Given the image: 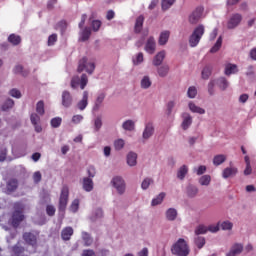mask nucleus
<instances>
[{"instance_id": "nucleus-7", "label": "nucleus", "mask_w": 256, "mask_h": 256, "mask_svg": "<svg viewBox=\"0 0 256 256\" xmlns=\"http://www.w3.org/2000/svg\"><path fill=\"white\" fill-rule=\"evenodd\" d=\"M205 8L203 6H198L196 9L189 15L188 21L191 25H197L199 19H201Z\"/></svg>"}, {"instance_id": "nucleus-9", "label": "nucleus", "mask_w": 256, "mask_h": 256, "mask_svg": "<svg viewBox=\"0 0 256 256\" xmlns=\"http://www.w3.org/2000/svg\"><path fill=\"white\" fill-rule=\"evenodd\" d=\"M112 185L118 191L119 195L125 193V180L123 178L116 176L112 179Z\"/></svg>"}, {"instance_id": "nucleus-37", "label": "nucleus", "mask_w": 256, "mask_h": 256, "mask_svg": "<svg viewBox=\"0 0 256 256\" xmlns=\"http://www.w3.org/2000/svg\"><path fill=\"white\" fill-rule=\"evenodd\" d=\"M199 183L202 186L209 187V185L211 184V175H203L202 177L199 178Z\"/></svg>"}, {"instance_id": "nucleus-19", "label": "nucleus", "mask_w": 256, "mask_h": 256, "mask_svg": "<svg viewBox=\"0 0 256 256\" xmlns=\"http://www.w3.org/2000/svg\"><path fill=\"white\" fill-rule=\"evenodd\" d=\"M193 124V118L189 114H184L183 115V121L181 124V127L184 131H187L189 127Z\"/></svg>"}, {"instance_id": "nucleus-63", "label": "nucleus", "mask_w": 256, "mask_h": 256, "mask_svg": "<svg viewBox=\"0 0 256 256\" xmlns=\"http://www.w3.org/2000/svg\"><path fill=\"white\" fill-rule=\"evenodd\" d=\"M92 29L93 31H98L99 29H101V21L99 20L92 21Z\"/></svg>"}, {"instance_id": "nucleus-29", "label": "nucleus", "mask_w": 256, "mask_h": 256, "mask_svg": "<svg viewBox=\"0 0 256 256\" xmlns=\"http://www.w3.org/2000/svg\"><path fill=\"white\" fill-rule=\"evenodd\" d=\"M188 107L192 113H198L199 115H205V109L196 106L195 103L189 102Z\"/></svg>"}, {"instance_id": "nucleus-54", "label": "nucleus", "mask_w": 256, "mask_h": 256, "mask_svg": "<svg viewBox=\"0 0 256 256\" xmlns=\"http://www.w3.org/2000/svg\"><path fill=\"white\" fill-rule=\"evenodd\" d=\"M134 65H141L143 63V52H139L135 58H133Z\"/></svg>"}, {"instance_id": "nucleus-61", "label": "nucleus", "mask_w": 256, "mask_h": 256, "mask_svg": "<svg viewBox=\"0 0 256 256\" xmlns=\"http://www.w3.org/2000/svg\"><path fill=\"white\" fill-rule=\"evenodd\" d=\"M9 94L11 95V97L21 99V91H19L18 89L13 88L12 90H10Z\"/></svg>"}, {"instance_id": "nucleus-35", "label": "nucleus", "mask_w": 256, "mask_h": 256, "mask_svg": "<svg viewBox=\"0 0 256 256\" xmlns=\"http://www.w3.org/2000/svg\"><path fill=\"white\" fill-rule=\"evenodd\" d=\"M165 196V192H162L158 196H156V198L152 199V207H156V205H161L163 203V199H165Z\"/></svg>"}, {"instance_id": "nucleus-59", "label": "nucleus", "mask_w": 256, "mask_h": 256, "mask_svg": "<svg viewBox=\"0 0 256 256\" xmlns=\"http://www.w3.org/2000/svg\"><path fill=\"white\" fill-rule=\"evenodd\" d=\"M55 206L53 205H47L46 206V213L49 217H53L55 215Z\"/></svg>"}, {"instance_id": "nucleus-43", "label": "nucleus", "mask_w": 256, "mask_h": 256, "mask_svg": "<svg viewBox=\"0 0 256 256\" xmlns=\"http://www.w3.org/2000/svg\"><path fill=\"white\" fill-rule=\"evenodd\" d=\"M61 123H63V119H61V117L52 118L50 121V125L51 127H53V129H57L58 127H61Z\"/></svg>"}, {"instance_id": "nucleus-39", "label": "nucleus", "mask_w": 256, "mask_h": 256, "mask_svg": "<svg viewBox=\"0 0 256 256\" xmlns=\"http://www.w3.org/2000/svg\"><path fill=\"white\" fill-rule=\"evenodd\" d=\"M221 45H223V37H219L214 44V46L210 49V53H217L221 49Z\"/></svg>"}, {"instance_id": "nucleus-15", "label": "nucleus", "mask_w": 256, "mask_h": 256, "mask_svg": "<svg viewBox=\"0 0 256 256\" xmlns=\"http://www.w3.org/2000/svg\"><path fill=\"white\" fill-rule=\"evenodd\" d=\"M144 49L146 53H149V55H153V53H155L156 43L153 36L148 38Z\"/></svg>"}, {"instance_id": "nucleus-40", "label": "nucleus", "mask_w": 256, "mask_h": 256, "mask_svg": "<svg viewBox=\"0 0 256 256\" xmlns=\"http://www.w3.org/2000/svg\"><path fill=\"white\" fill-rule=\"evenodd\" d=\"M175 3V0H162L161 7L162 11H167V9H171Z\"/></svg>"}, {"instance_id": "nucleus-60", "label": "nucleus", "mask_w": 256, "mask_h": 256, "mask_svg": "<svg viewBox=\"0 0 256 256\" xmlns=\"http://www.w3.org/2000/svg\"><path fill=\"white\" fill-rule=\"evenodd\" d=\"M208 93H209V95H215V80H212L209 82Z\"/></svg>"}, {"instance_id": "nucleus-50", "label": "nucleus", "mask_w": 256, "mask_h": 256, "mask_svg": "<svg viewBox=\"0 0 256 256\" xmlns=\"http://www.w3.org/2000/svg\"><path fill=\"white\" fill-rule=\"evenodd\" d=\"M220 227L223 231H231V229H233V223L230 221H224L220 224Z\"/></svg>"}, {"instance_id": "nucleus-27", "label": "nucleus", "mask_w": 256, "mask_h": 256, "mask_svg": "<svg viewBox=\"0 0 256 256\" xmlns=\"http://www.w3.org/2000/svg\"><path fill=\"white\" fill-rule=\"evenodd\" d=\"M170 35H171V32L167 30L161 32L158 40L159 45H167V41H169Z\"/></svg>"}, {"instance_id": "nucleus-33", "label": "nucleus", "mask_w": 256, "mask_h": 256, "mask_svg": "<svg viewBox=\"0 0 256 256\" xmlns=\"http://www.w3.org/2000/svg\"><path fill=\"white\" fill-rule=\"evenodd\" d=\"M166 218L168 221H175L177 219V210L175 208H169L166 211Z\"/></svg>"}, {"instance_id": "nucleus-44", "label": "nucleus", "mask_w": 256, "mask_h": 256, "mask_svg": "<svg viewBox=\"0 0 256 256\" xmlns=\"http://www.w3.org/2000/svg\"><path fill=\"white\" fill-rule=\"evenodd\" d=\"M13 105H15V101H13V99H7L2 105V111H9V109H12Z\"/></svg>"}, {"instance_id": "nucleus-8", "label": "nucleus", "mask_w": 256, "mask_h": 256, "mask_svg": "<svg viewBox=\"0 0 256 256\" xmlns=\"http://www.w3.org/2000/svg\"><path fill=\"white\" fill-rule=\"evenodd\" d=\"M241 21H243V15L240 13L232 14L227 22V29H236L241 25Z\"/></svg>"}, {"instance_id": "nucleus-14", "label": "nucleus", "mask_w": 256, "mask_h": 256, "mask_svg": "<svg viewBox=\"0 0 256 256\" xmlns=\"http://www.w3.org/2000/svg\"><path fill=\"white\" fill-rule=\"evenodd\" d=\"M73 104V97L71 96V92L65 90L62 92V105L63 107H71Z\"/></svg>"}, {"instance_id": "nucleus-11", "label": "nucleus", "mask_w": 256, "mask_h": 256, "mask_svg": "<svg viewBox=\"0 0 256 256\" xmlns=\"http://www.w3.org/2000/svg\"><path fill=\"white\" fill-rule=\"evenodd\" d=\"M19 189V180L17 178H9L6 181V192L8 194L15 193Z\"/></svg>"}, {"instance_id": "nucleus-41", "label": "nucleus", "mask_w": 256, "mask_h": 256, "mask_svg": "<svg viewBox=\"0 0 256 256\" xmlns=\"http://www.w3.org/2000/svg\"><path fill=\"white\" fill-rule=\"evenodd\" d=\"M36 113H38V115H45V102H43V100H40L36 104Z\"/></svg>"}, {"instance_id": "nucleus-62", "label": "nucleus", "mask_w": 256, "mask_h": 256, "mask_svg": "<svg viewBox=\"0 0 256 256\" xmlns=\"http://www.w3.org/2000/svg\"><path fill=\"white\" fill-rule=\"evenodd\" d=\"M57 43V34H52L48 37V45L51 47V45H55Z\"/></svg>"}, {"instance_id": "nucleus-52", "label": "nucleus", "mask_w": 256, "mask_h": 256, "mask_svg": "<svg viewBox=\"0 0 256 256\" xmlns=\"http://www.w3.org/2000/svg\"><path fill=\"white\" fill-rule=\"evenodd\" d=\"M187 193L189 197H195L199 193V189L195 186H189L187 188Z\"/></svg>"}, {"instance_id": "nucleus-24", "label": "nucleus", "mask_w": 256, "mask_h": 256, "mask_svg": "<svg viewBox=\"0 0 256 256\" xmlns=\"http://www.w3.org/2000/svg\"><path fill=\"white\" fill-rule=\"evenodd\" d=\"M145 22V17L143 15H140L136 19L134 31L135 33H139L143 30V23Z\"/></svg>"}, {"instance_id": "nucleus-53", "label": "nucleus", "mask_w": 256, "mask_h": 256, "mask_svg": "<svg viewBox=\"0 0 256 256\" xmlns=\"http://www.w3.org/2000/svg\"><path fill=\"white\" fill-rule=\"evenodd\" d=\"M114 147L116 151H121L125 147V141L123 139H118L114 142Z\"/></svg>"}, {"instance_id": "nucleus-45", "label": "nucleus", "mask_w": 256, "mask_h": 256, "mask_svg": "<svg viewBox=\"0 0 256 256\" xmlns=\"http://www.w3.org/2000/svg\"><path fill=\"white\" fill-rule=\"evenodd\" d=\"M141 87L142 89H149L151 87V79L149 76H144L141 80Z\"/></svg>"}, {"instance_id": "nucleus-38", "label": "nucleus", "mask_w": 256, "mask_h": 256, "mask_svg": "<svg viewBox=\"0 0 256 256\" xmlns=\"http://www.w3.org/2000/svg\"><path fill=\"white\" fill-rule=\"evenodd\" d=\"M122 127L125 131H134L135 122H133V120H127L122 124Z\"/></svg>"}, {"instance_id": "nucleus-4", "label": "nucleus", "mask_w": 256, "mask_h": 256, "mask_svg": "<svg viewBox=\"0 0 256 256\" xmlns=\"http://www.w3.org/2000/svg\"><path fill=\"white\" fill-rule=\"evenodd\" d=\"M68 203H69V186L64 185L61 189V193L59 197L58 211L60 213H65Z\"/></svg>"}, {"instance_id": "nucleus-31", "label": "nucleus", "mask_w": 256, "mask_h": 256, "mask_svg": "<svg viewBox=\"0 0 256 256\" xmlns=\"http://www.w3.org/2000/svg\"><path fill=\"white\" fill-rule=\"evenodd\" d=\"M8 43H11V45H14L15 47L17 45L21 44V36L17 35V34H10L8 36Z\"/></svg>"}, {"instance_id": "nucleus-20", "label": "nucleus", "mask_w": 256, "mask_h": 256, "mask_svg": "<svg viewBox=\"0 0 256 256\" xmlns=\"http://www.w3.org/2000/svg\"><path fill=\"white\" fill-rule=\"evenodd\" d=\"M153 133H155V128L153 127V123L149 122L145 126L143 139H149V137L153 136Z\"/></svg>"}, {"instance_id": "nucleus-64", "label": "nucleus", "mask_w": 256, "mask_h": 256, "mask_svg": "<svg viewBox=\"0 0 256 256\" xmlns=\"http://www.w3.org/2000/svg\"><path fill=\"white\" fill-rule=\"evenodd\" d=\"M81 256H96L95 251L91 249L83 250Z\"/></svg>"}, {"instance_id": "nucleus-55", "label": "nucleus", "mask_w": 256, "mask_h": 256, "mask_svg": "<svg viewBox=\"0 0 256 256\" xmlns=\"http://www.w3.org/2000/svg\"><path fill=\"white\" fill-rule=\"evenodd\" d=\"M195 245L198 247V249H203V247L205 246V238L197 237L195 239Z\"/></svg>"}, {"instance_id": "nucleus-6", "label": "nucleus", "mask_w": 256, "mask_h": 256, "mask_svg": "<svg viewBox=\"0 0 256 256\" xmlns=\"http://www.w3.org/2000/svg\"><path fill=\"white\" fill-rule=\"evenodd\" d=\"M89 83V78L87 77V74H82L81 78L79 76H73L71 80V88L77 89L80 85V89H85L87 87V84Z\"/></svg>"}, {"instance_id": "nucleus-25", "label": "nucleus", "mask_w": 256, "mask_h": 256, "mask_svg": "<svg viewBox=\"0 0 256 256\" xmlns=\"http://www.w3.org/2000/svg\"><path fill=\"white\" fill-rule=\"evenodd\" d=\"M127 164L129 165V167H135V165H137V153L135 152L128 153Z\"/></svg>"}, {"instance_id": "nucleus-36", "label": "nucleus", "mask_w": 256, "mask_h": 256, "mask_svg": "<svg viewBox=\"0 0 256 256\" xmlns=\"http://www.w3.org/2000/svg\"><path fill=\"white\" fill-rule=\"evenodd\" d=\"M216 83L222 91H225V89L229 87V82L225 79V77L217 79Z\"/></svg>"}, {"instance_id": "nucleus-48", "label": "nucleus", "mask_w": 256, "mask_h": 256, "mask_svg": "<svg viewBox=\"0 0 256 256\" xmlns=\"http://www.w3.org/2000/svg\"><path fill=\"white\" fill-rule=\"evenodd\" d=\"M212 69L213 68L211 66L204 67L203 70H202V78L209 79V77H211Z\"/></svg>"}, {"instance_id": "nucleus-47", "label": "nucleus", "mask_w": 256, "mask_h": 256, "mask_svg": "<svg viewBox=\"0 0 256 256\" xmlns=\"http://www.w3.org/2000/svg\"><path fill=\"white\" fill-rule=\"evenodd\" d=\"M187 96L189 99H195L197 97V88L195 86H191L188 88Z\"/></svg>"}, {"instance_id": "nucleus-2", "label": "nucleus", "mask_w": 256, "mask_h": 256, "mask_svg": "<svg viewBox=\"0 0 256 256\" xmlns=\"http://www.w3.org/2000/svg\"><path fill=\"white\" fill-rule=\"evenodd\" d=\"M171 252L176 256H187L189 255V245L183 238H179L176 243L172 245Z\"/></svg>"}, {"instance_id": "nucleus-5", "label": "nucleus", "mask_w": 256, "mask_h": 256, "mask_svg": "<svg viewBox=\"0 0 256 256\" xmlns=\"http://www.w3.org/2000/svg\"><path fill=\"white\" fill-rule=\"evenodd\" d=\"M205 35V26L199 25L196 27L189 38L190 47H197L199 45V41H201V37Z\"/></svg>"}, {"instance_id": "nucleus-30", "label": "nucleus", "mask_w": 256, "mask_h": 256, "mask_svg": "<svg viewBox=\"0 0 256 256\" xmlns=\"http://www.w3.org/2000/svg\"><path fill=\"white\" fill-rule=\"evenodd\" d=\"M225 161H227V156H225L223 154H219V155L214 156L213 165H215V167H219V165H223V163H225Z\"/></svg>"}, {"instance_id": "nucleus-23", "label": "nucleus", "mask_w": 256, "mask_h": 256, "mask_svg": "<svg viewBox=\"0 0 256 256\" xmlns=\"http://www.w3.org/2000/svg\"><path fill=\"white\" fill-rule=\"evenodd\" d=\"M165 60V51H160L156 54V56L153 59V65L155 67H159L161 63Z\"/></svg>"}, {"instance_id": "nucleus-22", "label": "nucleus", "mask_w": 256, "mask_h": 256, "mask_svg": "<svg viewBox=\"0 0 256 256\" xmlns=\"http://www.w3.org/2000/svg\"><path fill=\"white\" fill-rule=\"evenodd\" d=\"M82 187L84 191L90 193V191L93 189V179L89 177L83 178Z\"/></svg>"}, {"instance_id": "nucleus-26", "label": "nucleus", "mask_w": 256, "mask_h": 256, "mask_svg": "<svg viewBox=\"0 0 256 256\" xmlns=\"http://www.w3.org/2000/svg\"><path fill=\"white\" fill-rule=\"evenodd\" d=\"M82 241H84L85 247H91L93 245V237H91L89 232H82Z\"/></svg>"}, {"instance_id": "nucleus-57", "label": "nucleus", "mask_w": 256, "mask_h": 256, "mask_svg": "<svg viewBox=\"0 0 256 256\" xmlns=\"http://www.w3.org/2000/svg\"><path fill=\"white\" fill-rule=\"evenodd\" d=\"M153 182V179L151 178H145L143 181H142V184H141V188L142 189H149V185H151V183Z\"/></svg>"}, {"instance_id": "nucleus-34", "label": "nucleus", "mask_w": 256, "mask_h": 256, "mask_svg": "<svg viewBox=\"0 0 256 256\" xmlns=\"http://www.w3.org/2000/svg\"><path fill=\"white\" fill-rule=\"evenodd\" d=\"M187 173H189V168L187 167V165H183L182 167L179 168V170L177 172L178 179L183 181V179H185V175H187Z\"/></svg>"}, {"instance_id": "nucleus-12", "label": "nucleus", "mask_w": 256, "mask_h": 256, "mask_svg": "<svg viewBox=\"0 0 256 256\" xmlns=\"http://www.w3.org/2000/svg\"><path fill=\"white\" fill-rule=\"evenodd\" d=\"M30 121L32 125H34L36 133H41V131H43V128L41 127V125H39V123H41V117H39L37 113L31 114Z\"/></svg>"}, {"instance_id": "nucleus-3", "label": "nucleus", "mask_w": 256, "mask_h": 256, "mask_svg": "<svg viewBox=\"0 0 256 256\" xmlns=\"http://www.w3.org/2000/svg\"><path fill=\"white\" fill-rule=\"evenodd\" d=\"M83 71H86L89 75H93V71H95V62L89 60L87 57H83L78 62V73H83Z\"/></svg>"}, {"instance_id": "nucleus-1", "label": "nucleus", "mask_w": 256, "mask_h": 256, "mask_svg": "<svg viewBox=\"0 0 256 256\" xmlns=\"http://www.w3.org/2000/svg\"><path fill=\"white\" fill-rule=\"evenodd\" d=\"M25 211V205L21 202H16L14 204V211L11 216V225L14 227V229H17L23 221H25V214L23 212Z\"/></svg>"}, {"instance_id": "nucleus-16", "label": "nucleus", "mask_w": 256, "mask_h": 256, "mask_svg": "<svg viewBox=\"0 0 256 256\" xmlns=\"http://www.w3.org/2000/svg\"><path fill=\"white\" fill-rule=\"evenodd\" d=\"M89 105V92L84 91L82 99L78 102L77 107L80 111H85Z\"/></svg>"}, {"instance_id": "nucleus-32", "label": "nucleus", "mask_w": 256, "mask_h": 256, "mask_svg": "<svg viewBox=\"0 0 256 256\" xmlns=\"http://www.w3.org/2000/svg\"><path fill=\"white\" fill-rule=\"evenodd\" d=\"M239 71V69H237V65L235 64H227L225 67V75L229 76V75H235V73H237Z\"/></svg>"}, {"instance_id": "nucleus-42", "label": "nucleus", "mask_w": 256, "mask_h": 256, "mask_svg": "<svg viewBox=\"0 0 256 256\" xmlns=\"http://www.w3.org/2000/svg\"><path fill=\"white\" fill-rule=\"evenodd\" d=\"M169 74V66L163 65L158 68V75L159 77H167Z\"/></svg>"}, {"instance_id": "nucleus-21", "label": "nucleus", "mask_w": 256, "mask_h": 256, "mask_svg": "<svg viewBox=\"0 0 256 256\" xmlns=\"http://www.w3.org/2000/svg\"><path fill=\"white\" fill-rule=\"evenodd\" d=\"M237 175V168L235 167H227L222 172L223 179H229V177H234Z\"/></svg>"}, {"instance_id": "nucleus-56", "label": "nucleus", "mask_w": 256, "mask_h": 256, "mask_svg": "<svg viewBox=\"0 0 256 256\" xmlns=\"http://www.w3.org/2000/svg\"><path fill=\"white\" fill-rule=\"evenodd\" d=\"M207 172V166L205 165H201L198 168H194V173H196V175H204V173Z\"/></svg>"}, {"instance_id": "nucleus-17", "label": "nucleus", "mask_w": 256, "mask_h": 256, "mask_svg": "<svg viewBox=\"0 0 256 256\" xmlns=\"http://www.w3.org/2000/svg\"><path fill=\"white\" fill-rule=\"evenodd\" d=\"M243 253V244L241 243H235L230 251L226 254V256H236V255H241Z\"/></svg>"}, {"instance_id": "nucleus-28", "label": "nucleus", "mask_w": 256, "mask_h": 256, "mask_svg": "<svg viewBox=\"0 0 256 256\" xmlns=\"http://www.w3.org/2000/svg\"><path fill=\"white\" fill-rule=\"evenodd\" d=\"M103 101H105V93H100L96 98V101L93 107L94 111H99V109H101V105H103Z\"/></svg>"}, {"instance_id": "nucleus-51", "label": "nucleus", "mask_w": 256, "mask_h": 256, "mask_svg": "<svg viewBox=\"0 0 256 256\" xmlns=\"http://www.w3.org/2000/svg\"><path fill=\"white\" fill-rule=\"evenodd\" d=\"M91 37V28H85L82 31L81 39L82 41H87Z\"/></svg>"}, {"instance_id": "nucleus-18", "label": "nucleus", "mask_w": 256, "mask_h": 256, "mask_svg": "<svg viewBox=\"0 0 256 256\" xmlns=\"http://www.w3.org/2000/svg\"><path fill=\"white\" fill-rule=\"evenodd\" d=\"M12 255L13 256H29L25 254V247L21 246V244L17 243L12 247Z\"/></svg>"}, {"instance_id": "nucleus-13", "label": "nucleus", "mask_w": 256, "mask_h": 256, "mask_svg": "<svg viewBox=\"0 0 256 256\" xmlns=\"http://www.w3.org/2000/svg\"><path fill=\"white\" fill-rule=\"evenodd\" d=\"M73 233H75V231L73 230V227L71 226L64 227L61 231L62 241H71V237H73Z\"/></svg>"}, {"instance_id": "nucleus-58", "label": "nucleus", "mask_w": 256, "mask_h": 256, "mask_svg": "<svg viewBox=\"0 0 256 256\" xmlns=\"http://www.w3.org/2000/svg\"><path fill=\"white\" fill-rule=\"evenodd\" d=\"M13 72H14L15 74L21 73L24 77L27 76V75H29V72H24V71H23V67H22L21 65L15 66Z\"/></svg>"}, {"instance_id": "nucleus-49", "label": "nucleus", "mask_w": 256, "mask_h": 256, "mask_svg": "<svg viewBox=\"0 0 256 256\" xmlns=\"http://www.w3.org/2000/svg\"><path fill=\"white\" fill-rule=\"evenodd\" d=\"M69 210L72 213H77V211H79V199H75L72 201Z\"/></svg>"}, {"instance_id": "nucleus-10", "label": "nucleus", "mask_w": 256, "mask_h": 256, "mask_svg": "<svg viewBox=\"0 0 256 256\" xmlns=\"http://www.w3.org/2000/svg\"><path fill=\"white\" fill-rule=\"evenodd\" d=\"M22 239L25 241L27 245H31L34 249H37V236L32 232H24L22 235Z\"/></svg>"}, {"instance_id": "nucleus-46", "label": "nucleus", "mask_w": 256, "mask_h": 256, "mask_svg": "<svg viewBox=\"0 0 256 256\" xmlns=\"http://www.w3.org/2000/svg\"><path fill=\"white\" fill-rule=\"evenodd\" d=\"M208 228L207 226L200 224L199 226H197V228L195 229V234L196 235H205V233H207Z\"/></svg>"}]
</instances>
